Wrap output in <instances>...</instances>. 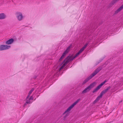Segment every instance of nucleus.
Wrapping results in <instances>:
<instances>
[{
  "mask_svg": "<svg viewBox=\"0 0 123 123\" xmlns=\"http://www.w3.org/2000/svg\"><path fill=\"white\" fill-rule=\"evenodd\" d=\"M29 99L30 100H33V97L32 96H31Z\"/></svg>",
  "mask_w": 123,
  "mask_h": 123,
  "instance_id": "b1692460",
  "label": "nucleus"
},
{
  "mask_svg": "<svg viewBox=\"0 0 123 123\" xmlns=\"http://www.w3.org/2000/svg\"><path fill=\"white\" fill-rule=\"evenodd\" d=\"M88 44L87 43H86L85 45L79 50L80 52L81 53L85 49L87 46Z\"/></svg>",
  "mask_w": 123,
  "mask_h": 123,
  "instance_id": "2eb2a0df",
  "label": "nucleus"
},
{
  "mask_svg": "<svg viewBox=\"0 0 123 123\" xmlns=\"http://www.w3.org/2000/svg\"><path fill=\"white\" fill-rule=\"evenodd\" d=\"M63 67H62V66L61 67V68H60L59 69V70L60 71L61 70H62V69H63Z\"/></svg>",
  "mask_w": 123,
  "mask_h": 123,
  "instance_id": "a878e982",
  "label": "nucleus"
},
{
  "mask_svg": "<svg viewBox=\"0 0 123 123\" xmlns=\"http://www.w3.org/2000/svg\"><path fill=\"white\" fill-rule=\"evenodd\" d=\"M11 47L10 45H1L0 46V50H2L9 49Z\"/></svg>",
  "mask_w": 123,
  "mask_h": 123,
  "instance_id": "0eeeda50",
  "label": "nucleus"
},
{
  "mask_svg": "<svg viewBox=\"0 0 123 123\" xmlns=\"http://www.w3.org/2000/svg\"><path fill=\"white\" fill-rule=\"evenodd\" d=\"M122 101H121L120 102V103L121 102H122Z\"/></svg>",
  "mask_w": 123,
  "mask_h": 123,
  "instance_id": "72a5a7b5",
  "label": "nucleus"
},
{
  "mask_svg": "<svg viewBox=\"0 0 123 123\" xmlns=\"http://www.w3.org/2000/svg\"><path fill=\"white\" fill-rule=\"evenodd\" d=\"M123 8V4L121 6Z\"/></svg>",
  "mask_w": 123,
  "mask_h": 123,
  "instance_id": "473e14b6",
  "label": "nucleus"
},
{
  "mask_svg": "<svg viewBox=\"0 0 123 123\" xmlns=\"http://www.w3.org/2000/svg\"><path fill=\"white\" fill-rule=\"evenodd\" d=\"M37 76H35L34 77V79H35L37 77Z\"/></svg>",
  "mask_w": 123,
  "mask_h": 123,
  "instance_id": "c85d7f7f",
  "label": "nucleus"
},
{
  "mask_svg": "<svg viewBox=\"0 0 123 123\" xmlns=\"http://www.w3.org/2000/svg\"><path fill=\"white\" fill-rule=\"evenodd\" d=\"M80 100V98H79L75 102L71 105L63 114V115L66 113V115L63 117V119L64 120H65L66 118L69 115V113L68 112L71 110L76 105Z\"/></svg>",
  "mask_w": 123,
  "mask_h": 123,
  "instance_id": "f03ea898",
  "label": "nucleus"
},
{
  "mask_svg": "<svg viewBox=\"0 0 123 123\" xmlns=\"http://www.w3.org/2000/svg\"><path fill=\"white\" fill-rule=\"evenodd\" d=\"M103 68L102 66H101L97 68L94 72L89 77L86 78L83 81L82 84L83 85L88 82L93 76L96 74L98 72Z\"/></svg>",
  "mask_w": 123,
  "mask_h": 123,
  "instance_id": "f257e3e1",
  "label": "nucleus"
},
{
  "mask_svg": "<svg viewBox=\"0 0 123 123\" xmlns=\"http://www.w3.org/2000/svg\"><path fill=\"white\" fill-rule=\"evenodd\" d=\"M101 87V86L99 85L93 90L92 92L94 93L97 92L98 90Z\"/></svg>",
  "mask_w": 123,
  "mask_h": 123,
  "instance_id": "4468645a",
  "label": "nucleus"
},
{
  "mask_svg": "<svg viewBox=\"0 0 123 123\" xmlns=\"http://www.w3.org/2000/svg\"><path fill=\"white\" fill-rule=\"evenodd\" d=\"M123 8L121 6L118 9L119 11H121Z\"/></svg>",
  "mask_w": 123,
  "mask_h": 123,
  "instance_id": "5701e85b",
  "label": "nucleus"
},
{
  "mask_svg": "<svg viewBox=\"0 0 123 123\" xmlns=\"http://www.w3.org/2000/svg\"><path fill=\"white\" fill-rule=\"evenodd\" d=\"M81 53L80 52V51H79L76 53V54L75 55V56L73 57V58H72L73 56V55H72L71 56L69 55V58H70L71 60L72 61L74 60V59L75 58L78 56Z\"/></svg>",
  "mask_w": 123,
  "mask_h": 123,
  "instance_id": "6e6552de",
  "label": "nucleus"
},
{
  "mask_svg": "<svg viewBox=\"0 0 123 123\" xmlns=\"http://www.w3.org/2000/svg\"><path fill=\"white\" fill-rule=\"evenodd\" d=\"M99 62H98V61H97V62H96V65H98V64H99Z\"/></svg>",
  "mask_w": 123,
  "mask_h": 123,
  "instance_id": "cd10ccee",
  "label": "nucleus"
},
{
  "mask_svg": "<svg viewBox=\"0 0 123 123\" xmlns=\"http://www.w3.org/2000/svg\"><path fill=\"white\" fill-rule=\"evenodd\" d=\"M30 95H29V94H28V95L27 96V97H26V100L28 99L29 98V97H30Z\"/></svg>",
  "mask_w": 123,
  "mask_h": 123,
  "instance_id": "393cba45",
  "label": "nucleus"
},
{
  "mask_svg": "<svg viewBox=\"0 0 123 123\" xmlns=\"http://www.w3.org/2000/svg\"><path fill=\"white\" fill-rule=\"evenodd\" d=\"M120 11H119L118 9H117L115 12V14H116L118 13Z\"/></svg>",
  "mask_w": 123,
  "mask_h": 123,
  "instance_id": "4be33fe9",
  "label": "nucleus"
},
{
  "mask_svg": "<svg viewBox=\"0 0 123 123\" xmlns=\"http://www.w3.org/2000/svg\"><path fill=\"white\" fill-rule=\"evenodd\" d=\"M123 8V4L121 6Z\"/></svg>",
  "mask_w": 123,
  "mask_h": 123,
  "instance_id": "2f4dec72",
  "label": "nucleus"
},
{
  "mask_svg": "<svg viewBox=\"0 0 123 123\" xmlns=\"http://www.w3.org/2000/svg\"><path fill=\"white\" fill-rule=\"evenodd\" d=\"M102 23V22H101L99 24V25H101Z\"/></svg>",
  "mask_w": 123,
  "mask_h": 123,
  "instance_id": "7c9ffc66",
  "label": "nucleus"
},
{
  "mask_svg": "<svg viewBox=\"0 0 123 123\" xmlns=\"http://www.w3.org/2000/svg\"><path fill=\"white\" fill-rule=\"evenodd\" d=\"M107 81V80H105L103 82L101 83L100 84V85L102 87L105 83Z\"/></svg>",
  "mask_w": 123,
  "mask_h": 123,
  "instance_id": "6ab92c4d",
  "label": "nucleus"
},
{
  "mask_svg": "<svg viewBox=\"0 0 123 123\" xmlns=\"http://www.w3.org/2000/svg\"><path fill=\"white\" fill-rule=\"evenodd\" d=\"M96 84V83L95 82H93L91 83L82 92V94H84L87 92H89L92 88L94 87Z\"/></svg>",
  "mask_w": 123,
  "mask_h": 123,
  "instance_id": "7ed1b4c3",
  "label": "nucleus"
},
{
  "mask_svg": "<svg viewBox=\"0 0 123 123\" xmlns=\"http://www.w3.org/2000/svg\"><path fill=\"white\" fill-rule=\"evenodd\" d=\"M102 59H100L98 61V62H99V63H100L102 61Z\"/></svg>",
  "mask_w": 123,
  "mask_h": 123,
  "instance_id": "bb28decb",
  "label": "nucleus"
},
{
  "mask_svg": "<svg viewBox=\"0 0 123 123\" xmlns=\"http://www.w3.org/2000/svg\"><path fill=\"white\" fill-rule=\"evenodd\" d=\"M14 41L13 39L12 38L10 39L6 42V43L7 45L11 44Z\"/></svg>",
  "mask_w": 123,
  "mask_h": 123,
  "instance_id": "9d476101",
  "label": "nucleus"
},
{
  "mask_svg": "<svg viewBox=\"0 0 123 123\" xmlns=\"http://www.w3.org/2000/svg\"><path fill=\"white\" fill-rule=\"evenodd\" d=\"M6 17V16L4 13H2L0 14V19H4Z\"/></svg>",
  "mask_w": 123,
  "mask_h": 123,
  "instance_id": "ddd939ff",
  "label": "nucleus"
},
{
  "mask_svg": "<svg viewBox=\"0 0 123 123\" xmlns=\"http://www.w3.org/2000/svg\"><path fill=\"white\" fill-rule=\"evenodd\" d=\"M102 97V96L100 94L99 96L97 97L95 100L93 101V103L94 104L96 103Z\"/></svg>",
  "mask_w": 123,
  "mask_h": 123,
  "instance_id": "f8f14e48",
  "label": "nucleus"
},
{
  "mask_svg": "<svg viewBox=\"0 0 123 123\" xmlns=\"http://www.w3.org/2000/svg\"><path fill=\"white\" fill-rule=\"evenodd\" d=\"M119 0H113L109 5V7H111L114 5V4L116 3Z\"/></svg>",
  "mask_w": 123,
  "mask_h": 123,
  "instance_id": "9b49d317",
  "label": "nucleus"
},
{
  "mask_svg": "<svg viewBox=\"0 0 123 123\" xmlns=\"http://www.w3.org/2000/svg\"><path fill=\"white\" fill-rule=\"evenodd\" d=\"M34 88H32V89L29 91L28 94L29 95H30L33 91L34 90Z\"/></svg>",
  "mask_w": 123,
  "mask_h": 123,
  "instance_id": "a211bd4d",
  "label": "nucleus"
},
{
  "mask_svg": "<svg viewBox=\"0 0 123 123\" xmlns=\"http://www.w3.org/2000/svg\"><path fill=\"white\" fill-rule=\"evenodd\" d=\"M111 88L110 86L108 87L107 88L103 90L100 93V94L102 96L105 93H106L109 89Z\"/></svg>",
  "mask_w": 123,
  "mask_h": 123,
  "instance_id": "1a4fd4ad",
  "label": "nucleus"
},
{
  "mask_svg": "<svg viewBox=\"0 0 123 123\" xmlns=\"http://www.w3.org/2000/svg\"><path fill=\"white\" fill-rule=\"evenodd\" d=\"M68 52L67 51V50H66L63 53L62 56L64 57L66 55V54L68 53Z\"/></svg>",
  "mask_w": 123,
  "mask_h": 123,
  "instance_id": "dca6fc26",
  "label": "nucleus"
},
{
  "mask_svg": "<svg viewBox=\"0 0 123 123\" xmlns=\"http://www.w3.org/2000/svg\"><path fill=\"white\" fill-rule=\"evenodd\" d=\"M15 14L18 21H21L23 19V17L21 13L19 12H17Z\"/></svg>",
  "mask_w": 123,
  "mask_h": 123,
  "instance_id": "20e7f679",
  "label": "nucleus"
},
{
  "mask_svg": "<svg viewBox=\"0 0 123 123\" xmlns=\"http://www.w3.org/2000/svg\"><path fill=\"white\" fill-rule=\"evenodd\" d=\"M26 103L28 104H30V100L29 99H28L26 100Z\"/></svg>",
  "mask_w": 123,
  "mask_h": 123,
  "instance_id": "aec40b11",
  "label": "nucleus"
},
{
  "mask_svg": "<svg viewBox=\"0 0 123 123\" xmlns=\"http://www.w3.org/2000/svg\"><path fill=\"white\" fill-rule=\"evenodd\" d=\"M72 46V44H71L67 48L66 50H67V51L68 52L70 50V49Z\"/></svg>",
  "mask_w": 123,
  "mask_h": 123,
  "instance_id": "f3484780",
  "label": "nucleus"
},
{
  "mask_svg": "<svg viewBox=\"0 0 123 123\" xmlns=\"http://www.w3.org/2000/svg\"><path fill=\"white\" fill-rule=\"evenodd\" d=\"M27 103H26V102H25V103L24 104V105L23 106L24 107L25 106H26V104H27Z\"/></svg>",
  "mask_w": 123,
  "mask_h": 123,
  "instance_id": "c756f323",
  "label": "nucleus"
},
{
  "mask_svg": "<svg viewBox=\"0 0 123 123\" xmlns=\"http://www.w3.org/2000/svg\"><path fill=\"white\" fill-rule=\"evenodd\" d=\"M64 57L62 55V56L59 59V61H61Z\"/></svg>",
  "mask_w": 123,
  "mask_h": 123,
  "instance_id": "412c9836",
  "label": "nucleus"
},
{
  "mask_svg": "<svg viewBox=\"0 0 123 123\" xmlns=\"http://www.w3.org/2000/svg\"><path fill=\"white\" fill-rule=\"evenodd\" d=\"M69 56H68L62 62V63H64L62 66L63 67H64L69 62L72 61L70 58H69Z\"/></svg>",
  "mask_w": 123,
  "mask_h": 123,
  "instance_id": "423d86ee",
  "label": "nucleus"
},
{
  "mask_svg": "<svg viewBox=\"0 0 123 123\" xmlns=\"http://www.w3.org/2000/svg\"><path fill=\"white\" fill-rule=\"evenodd\" d=\"M69 56H68L62 62V63H64L62 66L63 67H64L69 62L72 61L70 58H69Z\"/></svg>",
  "mask_w": 123,
  "mask_h": 123,
  "instance_id": "39448f33",
  "label": "nucleus"
}]
</instances>
